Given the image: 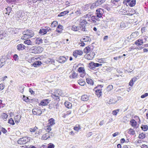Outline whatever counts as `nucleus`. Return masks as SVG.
Wrapping results in <instances>:
<instances>
[{
    "label": "nucleus",
    "mask_w": 148,
    "mask_h": 148,
    "mask_svg": "<svg viewBox=\"0 0 148 148\" xmlns=\"http://www.w3.org/2000/svg\"><path fill=\"white\" fill-rule=\"evenodd\" d=\"M62 94V90L59 89L55 90L54 92L51 94V97L55 100L59 101H60V96Z\"/></svg>",
    "instance_id": "nucleus-1"
},
{
    "label": "nucleus",
    "mask_w": 148,
    "mask_h": 148,
    "mask_svg": "<svg viewBox=\"0 0 148 148\" xmlns=\"http://www.w3.org/2000/svg\"><path fill=\"white\" fill-rule=\"evenodd\" d=\"M91 5V3H89V4H86L84 5V9L86 10H88L89 8H90V5Z\"/></svg>",
    "instance_id": "nucleus-43"
},
{
    "label": "nucleus",
    "mask_w": 148,
    "mask_h": 148,
    "mask_svg": "<svg viewBox=\"0 0 148 148\" xmlns=\"http://www.w3.org/2000/svg\"><path fill=\"white\" fill-rule=\"evenodd\" d=\"M142 130L144 131H146L148 130V126L147 125H142L141 127Z\"/></svg>",
    "instance_id": "nucleus-34"
},
{
    "label": "nucleus",
    "mask_w": 148,
    "mask_h": 148,
    "mask_svg": "<svg viewBox=\"0 0 148 148\" xmlns=\"http://www.w3.org/2000/svg\"><path fill=\"white\" fill-rule=\"evenodd\" d=\"M86 82L88 84L91 85H92L93 84V81L91 79L87 78L86 79Z\"/></svg>",
    "instance_id": "nucleus-33"
},
{
    "label": "nucleus",
    "mask_w": 148,
    "mask_h": 148,
    "mask_svg": "<svg viewBox=\"0 0 148 148\" xmlns=\"http://www.w3.org/2000/svg\"><path fill=\"white\" fill-rule=\"evenodd\" d=\"M71 72L72 73V74L69 77L70 78L72 79H75L77 78L78 75L73 70L71 71Z\"/></svg>",
    "instance_id": "nucleus-13"
},
{
    "label": "nucleus",
    "mask_w": 148,
    "mask_h": 148,
    "mask_svg": "<svg viewBox=\"0 0 148 148\" xmlns=\"http://www.w3.org/2000/svg\"><path fill=\"white\" fill-rule=\"evenodd\" d=\"M77 71L79 73H85L84 68L82 67H79Z\"/></svg>",
    "instance_id": "nucleus-35"
},
{
    "label": "nucleus",
    "mask_w": 148,
    "mask_h": 148,
    "mask_svg": "<svg viewBox=\"0 0 148 148\" xmlns=\"http://www.w3.org/2000/svg\"><path fill=\"white\" fill-rule=\"evenodd\" d=\"M89 98V96L87 95H84L82 96L81 100L83 101H88Z\"/></svg>",
    "instance_id": "nucleus-15"
},
{
    "label": "nucleus",
    "mask_w": 148,
    "mask_h": 148,
    "mask_svg": "<svg viewBox=\"0 0 148 148\" xmlns=\"http://www.w3.org/2000/svg\"><path fill=\"white\" fill-rule=\"evenodd\" d=\"M68 57L66 56V57L64 56H61L56 58V61L60 63H64L65 62L68 60Z\"/></svg>",
    "instance_id": "nucleus-4"
},
{
    "label": "nucleus",
    "mask_w": 148,
    "mask_h": 148,
    "mask_svg": "<svg viewBox=\"0 0 148 148\" xmlns=\"http://www.w3.org/2000/svg\"><path fill=\"white\" fill-rule=\"evenodd\" d=\"M129 134H130L134 135L135 134V131L132 128H130L129 129Z\"/></svg>",
    "instance_id": "nucleus-45"
},
{
    "label": "nucleus",
    "mask_w": 148,
    "mask_h": 148,
    "mask_svg": "<svg viewBox=\"0 0 148 148\" xmlns=\"http://www.w3.org/2000/svg\"><path fill=\"white\" fill-rule=\"evenodd\" d=\"M58 24V22L56 21H53L51 25V27H54L57 26Z\"/></svg>",
    "instance_id": "nucleus-51"
},
{
    "label": "nucleus",
    "mask_w": 148,
    "mask_h": 148,
    "mask_svg": "<svg viewBox=\"0 0 148 148\" xmlns=\"http://www.w3.org/2000/svg\"><path fill=\"white\" fill-rule=\"evenodd\" d=\"M131 125L133 127H135L137 125V122L134 119H132L130 121Z\"/></svg>",
    "instance_id": "nucleus-23"
},
{
    "label": "nucleus",
    "mask_w": 148,
    "mask_h": 148,
    "mask_svg": "<svg viewBox=\"0 0 148 148\" xmlns=\"http://www.w3.org/2000/svg\"><path fill=\"white\" fill-rule=\"evenodd\" d=\"M98 62L100 63H104L105 62V60L103 58L99 59Z\"/></svg>",
    "instance_id": "nucleus-52"
},
{
    "label": "nucleus",
    "mask_w": 148,
    "mask_h": 148,
    "mask_svg": "<svg viewBox=\"0 0 148 148\" xmlns=\"http://www.w3.org/2000/svg\"><path fill=\"white\" fill-rule=\"evenodd\" d=\"M146 133L143 132L139 134L138 138L140 139H143L146 137Z\"/></svg>",
    "instance_id": "nucleus-28"
},
{
    "label": "nucleus",
    "mask_w": 148,
    "mask_h": 148,
    "mask_svg": "<svg viewBox=\"0 0 148 148\" xmlns=\"http://www.w3.org/2000/svg\"><path fill=\"white\" fill-rule=\"evenodd\" d=\"M13 58L14 60L15 61L18 60V56L16 54H15L13 56Z\"/></svg>",
    "instance_id": "nucleus-54"
},
{
    "label": "nucleus",
    "mask_w": 148,
    "mask_h": 148,
    "mask_svg": "<svg viewBox=\"0 0 148 148\" xmlns=\"http://www.w3.org/2000/svg\"><path fill=\"white\" fill-rule=\"evenodd\" d=\"M80 129V126L79 125H76L74 127V130L77 131H78Z\"/></svg>",
    "instance_id": "nucleus-44"
},
{
    "label": "nucleus",
    "mask_w": 148,
    "mask_h": 148,
    "mask_svg": "<svg viewBox=\"0 0 148 148\" xmlns=\"http://www.w3.org/2000/svg\"><path fill=\"white\" fill-rule=\"evenodd\" d=\"M63 26L61 25H59L57 27L56 31L58 33H61L62 32V31L63 29Z\"/></svg>",
    "instance_id": "nucleus-21"
},
{
    "label": "nucleus",
    "mask_w": 148,
    "mask_h": 148,
    "mask_svg": "<svg viewBox=\"0 0 148 148\" xmlns=\"http://www.w3.org/2000/svg\"><path fill=\"white\" fill-rule=\"evenodd\" d=\"M69 11L68 10H66L60 13L58 15V17H61L65 16L66 14L69 13Z\"/></svg>",
    "instance_id": "nucleus-24"
},
{
    "label": "nucleus",
    "mask_w": 148,
    "mask_h": 148,
    "mask_svg": "<svg viewBox=\"0 0 148 148\" xmlns=\"http://www.w3.org/2000/svg\"><path fill=\"white\" fill-rule=\"evenodd\" d=\"M7 36V34L5 32H3L2 33L0 34V39H2L4 38Z\"/></svg>",
    "instance_id": "nucleus-29"
},
{
    "label": "nucleus",
    "mask_w": 148,
    "mask_h": 148,
    "mask_svg": "<svg viewBox=\"0 0 148 148\" xmlns=\"http://www.w3.org/2000/svg\"><path fill=\"white\" fill-rule=\"evenodd\" d=\"M24 43L27 44L28 45H32V42L30 40H25L24 42Z\"/></svg>",
    "instance_id": "nucleus-39"
},
{
    "label": "nucleus",
    "mask_w": 148,
    "mask_h": 148,
    "mask_svg": "<svg viewBox=\"0 0 148 148\" xmlns=\"http://www.w3.org/2000/svg\"><path fill=\"white\" fill-rule=\"evenodd\" d=\"M104 12V11L103 9L99 8L96 10L95 14L97 15V16L98 18H101L102 17Z\"/></svg>",
    "instance_id": "nucleus-3"
},
{
    "label": "nucleus",
    "mask_w": 148,
    "mask_h": 148,
    "mask_svg": "<svg viewBox=\"0 0 148 148\" xmlns=\"http://www.w3.org/2000/svg\"><path fill=\"white\" fill-rule=\"evenodd\" d=\"M76 52V53L78 55H82L83 54V51L81 50H76L75 51Z\"/></svg>",
    "instance_id": "nucleus-56"
},
{
    "label": "nucleus",
    "mask_w": 148,
    "mask_h": 148,
    "mask_svg": "<svg viewBox=\"0 0 148 148\" xmlns=\"http://www.w3.org/2000/svg\"><path fill=\"white\" fill-rule=\"evenodd\" d=\"M29 91L32 95H34L35 94L34 92L31 88H29Z\"/></svg>",
    "instance_id": "nucleus-64"
},
{
    "label": "nucleus",
    "mask_w": 148,
    "mask_h": 148,
    "mask_svg": "<svg viewBox=\"0 0 148 148\" xmlns=\"http://www.w3.org/2000/svg\"><path fill=\"white\" fill-rule=\"evenodd\" d=\"M90 3L91 5L90 7V9H93L94 8H96L97 7L95 2L92 3Z\"/></svg>",
    "instance_id": "nucleus-37"
},
{
    "label": "nucleus",
    "mask_w": 148,
    "mask_h": 148,
    "mask_svg": "<svg viewBox=\"0 0 148 148\" xmlns=\"http://www.w3.org/2000/svg\"><path fill=\"white\" fill-rule=\"evenodd\" d=\"M91 51V49L90 47V46H88L86 47L84 49V52L87 54L88 53Z\"/></svg>",
    "instance_id": "nucleus-25"
},
{
    "label": "nucleus",
    "mask_w": 148,
    "mask_h": 148,
    "mask_svg": "<svg viewBox=\"0 0 148 148\" xmlns=\"http://www.w3.org/2000/svg\"><path fill=\"white\" fill-rule=\"evenodd\" d=\"M8 123L12 125H14L15 124L14 121L12 118H10L9 119Z\"/></svg>",
    "instance_id": "nucleus-40"
},
{
    "label": "nucleus",
    "mask_w": 148,
    "mask_h": 148,
    "mask_svg": "<svg viewBox=\"0 0 148 148\" xmlns=\"http://www.w3.org/2000/svg\"><path fill=\"white\" fill-rule=\"evenodd\" d=\"M38 34L39 35H44L47 34V32L45 29L42 28L40 29Z\"/></svg>",
    "instance_id": "nucleus-19"
},
{
    "label": "nucleus",
    "mask_w": 148,
    "mask_h": 148,
    "mask_svg": "<svg viewBox=\"0 0 148 148\" xmlns=\"http://www.w3.org/2000/svg\"><path fill=\"white\" fill-rule=\"evenodd\" d=\"M4 87V85L2 84H0V91L3 89Z\"/></svg>",
    "instance_id": "nucleus-63"
},
{
    "label": "nucleus",
    "mask_w": 148,
    "mask_h": 148,
    "mask_svg": "<svg viewBox=\"0 0 148 148\" xmlns=\"http://www.w3.org/2000/svg\"><path fill=\"white\" fill-rule=\"evenodd\" d=\"M42 42V40L40 38H37L36 40V44H39Z\"/></svg>",
    "instance_id": "nucleus-41"
},
{
    "label": "nucleus",
    "mask_w": 148,
    "mask_h": 148,
    "mask_svg": "<svg viewBox=\"0 0 148 148\" xmlns=\"http://www.w3.org/2000/svg\"><path fill=\"white\" fill-rule=\"evenodd\" d=\"M92 15V14L91 12H89L88 14H86L85 15H84V17L85 18H89L91 17Z\"/></svg>",
    "instance_id": "nucleus-50"
},
{
    "label": "nucleus",
    "mask_w": 148,
    "mask_h": 148,
    "mask_svg": "<svg viewBox=\"0 0 148 148\" xmlns=\"http://www.w3.org/2000/svg\"><path fill=\"white\" fill-rule=\"evenodd\" d=\"M87 24V22L86 20H83L79 23V25L82 27V30L83 31H87L86 30L85 25Z\"/></svg>",
    "instance_id": "nucleus-7"
},
{
    "label": "nucleus",
    "mask_w": 148,
    "mask_h": 148,
    "mask_svg": "<svg viewBox=\"0 0 148 148\" xmlns=\"http://www.w3.org/2000/svg\"><path fill=\"white\" fill-rule=\"evenodd\" d=\"M136 4V0H132L129 3V5L131 7L134 6Z\"/></svg>",
    "instance_id": "nucleus-31"
},
{
    "label": "nucleus",
    "mask_w": 148,
    "mask_h": 148,
    "mask_svg": "<svg viewBox=\"0 0 148 148\" xmlns=\"http://www.w3.org/2000/svg\"><path fill=\"white\" fill-rule=\"evenodd\" d=\"M38 129V128L35 126L34 128H30V131L31 132H34Z\"/></svg>",
    "instance_id": "nucleus-58"
},
{
    "label": "nucleus",
    "mask_w": 148,
    "mask_h": 148,
    "mask_svg": "<svg viewBox=\"0 0 148 148\" xmlns=\"http://www.w3.org/2000/svg\"><path fill=\"white\" fill-rule=\"evenodd\" d=\"M50 37H47L44 39V41L45 43H47L50 42L49 38Z\"/></svg>",
    "instance_id": "nucleus-47"
},
{
    "label": "nucleus",
    "mask_w": 148,
    "mask_h": 148,
    "mask_svg": "<svg viewBox=\"0 0 148 148\" xmlns=\"http://www.w3.org/2000/svg\"><path fill=\"white\" fill-rule=\"evenodd\" d=\"M75 13L77 16H79V15L81 14L79 9H78V10L75 12Z\"/></svg>",
    "instance_id": "nucleus-57"
},
{
    "label": "nucleus",
    "mask_w": 148,
    "mask_h": 148,
    "mask_svg": "<svg viewBox=\"0 0 148 148\" xmlns=\"http://www.w3.org/2000/svg\"><path fill=\"white\" fill-rule=\"evenodd\" d=\"M48 121V123H47V125L51 126H52L55 124V120L53 118H51L49 119Z\"/></svg>",
    "instance_id": "nucleus-18"
},
{
    "label": "nucleus",
    "mask_w": 148,
    "mask_h": 148,
    "mask_svg": "<svg viewBox=\"0 0 148 148\" xmlns=\"http://www.w3.org/2000/svg\"><path fill=\"white\" fill-rule=\"evenodd\" d=\"M50 101V100L49 99H45L41 100L39 105V106H45L48 105Z\"/></svg>",
    "instance_id": "nucleus-9"
},
{
    "label": "nucleus",
    "mask_w": 148,
    "mask_h": 148,
    "mask_svg": "<svg viewBox=\"0 0 148 148\" xmlns=\"http://www.w3.org/2000/svg\"><path fill=\"white\" fill-rule=\"evenodd\" d=\"M21 116L17 115L14 118L15 122L16 123H18L20 120Z\"/></svg>",
    "instance_id": "nucleus-26"
},
{
    "label": "nucleus",
    "mask_w": 148,
    "mask_h": 148,
    "mask_svg": "<svg viewBox=\"0 0 148 148\" xmlns=\"http://www.w3.org/2000/svg\"><path fill=\"white\" fill-rule=\"evenodd\" d=\"M28 138L27 137H24L18 140L17 143L20 145L25 144L28 142Z\"/></svg>",
    "instance_id": "nucleus-6"
},
{
    "label": "nucleus",
    "mask_w": 148,
    "mask_h": 148,
    "mask_svg": "<svg viewBox=\"0 0 148 148\" xmlns=\"http://www.w3.org/2000/svg\"><path fill=\"white\" fill-rule=\"evenodd\" d=\"M119 109H117L112 111V114L114 115H116L118 112H119Z\"/></svg>",
    "instance_id": "nucleus-49"
},
{
    "label": "nucleus",
    "mask_w": 148,
    "mask_h": 148,
    "mask_svg": "<svg viewBox=\"0 0 148 148\" xmlns=\"http://www.w3.org/2000/svg\"><path fill=\"white\" fill-rule=\"evenodd\" d=\"M51 126L49 125H47V128L45 130H46V132H49V133L47 134H46V136H47V134L49 135H50V134H52V133L51 132H51H49V131H51Z\"/></svg>",
    "instance_id": "nucleus-27"
},
{
    "label": "nucleus",
    "mask_w": 148,
    "mask_h": 148,
    "mask_svg": "<svg viewBox=\"0 0 148 148\" xmlns=\"http://www.w3.org/2000/svg\"><path fill=\"white\" fill-rule=\"evenodd\" d=\"M126 27V25L123 22H122L121 23L120 27H119V29H123L124 28Z\"/></svg>",
    "instance_id": "nucleus-36"
},
{
    "label": "nucleus",
    "mask_w": 148,
    "mask_h": 148,
    "mask_svg": "<svg viewBox=\"0 0 148 148\" xmlns=\"http://www.w3.org/2000/svg\"><path fill=\"white\" fill-rule=\"evenodd\" d=\"M94 62H91L90 63L88 64V67L90 68L92 70H94Z\"/></svg>",
    "instance_id": "nucleus-38"
},
{
    "label": "nucleus",
    "mask_w": 148,
    "mask_h": 148,
    "mask_svg": "<svg viewBox=\"0 0 148 148\" xmlns=\"http://www.w3.org/2000/svg\"><path fill=\"white\" fill-rule=\"evenodd\" d=\"M42 64L41 61H38L34 62L32 64V65L34 67H37L40 66Z\"/></svg>",
    "instance_id": "nucleus-16"
},
{
    "label": "nucleus",
    "mask_w": 148,
    "mask_h": 148,
    "mask_svg": "<svg viewBox=\"0 0 148 148\" xmlns=\"http://www.w3.org/2000/svg\"><path fill=\"white\" fill-rule=\"evenodd\" d=\"M65 107L69 108H71L72 107V104L71 103L68 101H66L64 103Z\"/></svg>",
    "instance_id": "nucleus-22"
},
{
    "label": "nucleus",
    "mask_w": 148,
    "mask_h": 148,
    "mask_svg": "<svg viewBox=\"0 0 148 148\" xmlns=\"http://www.w3.org/2000/svg\"><path fill=\"white\" fill-rule=\"evenodd\" d=\"M1 132L4 134H6L7 132V130H6V129L3 127H2L1 128Z\"/></svg>",
    "instance_id": "nucleus-59"
},
{
    "label": "nucleus",
    "mask_w": 148,
    "mask_h": 148,
    "mask_svg": "<svg viewBox=\"0 0 148 148\" xmlns=\"http://www.w3.org/2000/svg\"><path fill=\"white\" fill-rule=\"evenodd\" d=\"M16 48L18 51H22L25 49L26 47L23 44H21L18 45Z\"/></svg>",
    "instance_id": "nucleus-12"
},
{
    "label": "nucleus",
    "mask_w": 148,
    "mask_h": 148,
    "mask_svg": "<svg viewBox=\"0 0 148 148\" xmlns=\"http://www.w3.org/2000/svg\"><path fill=\"white\" fill-rule=\"evenodd\" d=\"M23 99L24 101H25L27 103H28L29 99V97H26L25 95H23Z\"/></svg>",
    "instance_id": "nucleus-48"
},
{
    "label": "nucleus",
    "mask_w": 148,
    "mask_h": 148,
    "mask_svg": "<svg viewBox=\"0 0 148 148\" xmlns=\"http://www.w3.org/2000/svg\"><path fill=\"white\" fill-rule=\"evenodd\" d=\"M99 18H98L97 16V15L96 16H93L91 17V19L88 20V21H92L93 23H97L96 21H99Z\"/></svg>",
    "instance_id": "nucleus-10"
},
{
    "label": "nucleus",
    "mask_w": 148,
    "mask_h": 148,
    "mask_svg": "<svg viewBox=\"0 0 148 148\" xmlns=\"http://www.w3.org/2000/svg\"><path fill=\"white\" fill-rule=\"evenodd\" d=\"M25 13L22 10L17 11L16 14V15L18 18H22L24 16Z\"/></svg>",
    "instance_id": "nucleus-11"
},
{
    "label": "nucleus",
    "mask_w": 148,
    "mask_h": 148,
    "mask_svg": "<svg viewBox=\"0 0 148 148\" xmlns=\"http://www.w3.org/2000/svg\"><path fill=\"white\" fill-rule=\"evenodd\" d=\"M35 110H36L37 115H40L42 114V112L41 110L37 108L35 109Z\"/></svg>",
    "instance_id": "nucleus-42"
},
{
    "label": "nucleus",
    "mask_w": 148,
    "mask_h": 148,
    "mask_svg": "<svg viewBox=\"0 0 148 148\" xmlns=\"http://www.w3.org/2000/svg\"><path fill=\"white\" fill-rule=\"evenodd\" d=\"M22 33L23 35L26 36V38H29L32 37L34 35L33 31L31 29L25 30Z\"/></svg>",
    "instance_id": "nucleus-2"
},
{
    "label": "nucleus",
    "mask_w": 148,
    "mask_h": 148,
    "mask_svg": "<svg viewBox=\"0 0 148 148\" xmlns=\"http://www.w3.org/2000/svg\"><path fill=\"white\" fill-rule=\"evenodd\" d=\"M113 89V86L112 85H109L107 87V90L108 91H111Z\"/></svg>",
    "instance_id": "nucleus-46"
},
{
    "label": "nucleus",
    "mask_w": 148,
    "mask_h": 148,
    "mask_svg": "<svg viewBox=\"0 0 148 148\" xmlns=\"http://www.w3.org/2000/svg\"><path fill=\"white\" fill-rule=\"evenodd\" d=\"M102 89L99 88L95 90V94L98 97H100L101 95L102 94Z\"/></svg>",
    "instance_id": "nucleus-14"
},
{
    "label": "nucleus",
    "mask_w": 148,
    "mask_h": 148,
    "mask_svg": "<svg viewBox=\"0 0 148 148\" xmlns=\"http://www.w3.org/2000/svg\"><path fill=\"white\" fill-rule=\"evenodd\" d=\"M103 86L102 85H98L97 86L95 87L94 89L93 90H94L96 88H98V89H99L103 87Z\"/></svg>",
    "instance_id": "nucleus-60"
},
{
    "label": "nucleus",
    "mask_w": 148,
    "mask_h": 148,
    "mask_svg": "<svg viewBox=\"0 0 148 148\" xmlns=\"http://www.w3.org/2000/svg\"><path fill=\"white\" fill-rule=\"evenodd\" d=\"M71 29L72 30L75 32L78 31L79 30L83 31L82 30V27L80 26V25H79V24L77 26H76L75 25H73L72 26Z\"/></svg>",
    "instance_id": "nucleus-8"
},
{
    "label": "nucleus",
    "mask_w": 148,
    "mask_h": 148,
    "mask_svg": "<svg viewBox=\"0 0 148 148\" xmlns=\"http://www.w3.org/2000/svg\"><path fill=\"white\" fill-rule=\"evenodd\" d=\"M148 96V93H145L141 96V98H144Z\"/></svg>",
    "instance_id": "nucleus-61"
},
{
    "label": "nucleus",
    "mask_w": 148,
    "mask_h": 148,
    "mask_svg": "<svg viewBox=\"0 0 148 148\" xmlns=\"http://www.w3.org/2000/svg\"><path fill=\"white\" fill-rule=\"evenodd\" d=\"M78 84L81 86H84L86 82L82 79H80L78 80Z\"/></svg>",
    "instance_id": "nucleus-30"
},
{
    "label": "nucleus",
    "mask_w": 148,
    "mask_h": 148,
    "mask_svg": "<svg viewBox=\"0 0 148 148\" xmlns=\"http://www.w3.org/2000/svg\"><path fill=\"white\" fill-rule=\"evenodd\" d=\"M89 37L86 36V37L83 38V40H84L85 42L88 41H89Z\"/></svg>",
    "instance_id": "nucleus-62"
},
{
    "label": "nucleus",
    "mask_w": 148,
    "mask_h": 148,
    "mask_svg": "<svg viewBox=\"0 0 148 148\" xmlns=\"http://www.w3.org/2000/svg\"><path fill=\"white\" fill-rule=\"evenodd\" d=\"M54 147L55 146L53 144L50 143L48 145V146H47V148H54Z\"/></svg>",
    "instance_id": "nucleus-53"
},
{
    "label": "nucleus",
    "mask_w": 148,
    "mask_h": 148,
    "mask_svg": "<svg viewBox=\"0 0 148 148\" xmlns=\"http://www.w3.org/2000/svg\"><path fill=\"white\" fill-rule=\"evenodd\" d=\"M144 42L142 39H138L136 40L135 42V44L139 46L143 45Z\"/></svg>",
    "instance_id": "nucleus-17"
},
{
    "label": "nucleus",
    "mask_w": 148,
    "mask_h": 148,
    "mask_svg": "<svg viewBox=\"0 0 148 148\" xmlns=\"http://www.w3.org/2000/svg\"><path fill=\"white\" fill-rule=\"evenodd\" d=\"M120 0H112L111 1V3L113 4V5H115L116 3L119 2Z\"/></svg>",
    "instance_id": "nucleus-55"
},
{
    "label": "nucleus",
    "mask_w": 148,
    "mask_h": 148,
    "mask_svg": "<svg viewBox=\"0 0 148 148\" xmlns=\"http://www.w3.org/2000/svg\"><path fill=\"white\" fill-rule=\"evenodd\" d=\"M7 3L11 5H15L17 1H19V0H6Z\"/></svg>",
    "instance_id": "nucleus-20"
},
{
    "label": "nucleus",
    "mask_w": 148,
    "mask_h": 148,
    "mask_svg": "<svg viewBox=\"0 0 148 148\" xmlns=\"http://www.w3.org/2000/svg\"><path fill=\"white\" fill-rule=\"evenodd\" d=\"M32 53L35 54L39 53L43 51V48L40 47H35L31 49Z\"/></svg>",
    "instance_id": "nucleus-5"
},
{
    "label": "nucleus",
    "mask_w": 148,
    "mask_h": 148,
    "mask_svg": "<svg viewBox=\"0 0 148 148\" xmlns=\"http://www.w3.org/2000/svg\"><path fill=\"white\" fill-rule=\"evenodd\" d=\"M6 12L5 13L6 14H8L9 15L11 12L12 10V8L10 7H8L5 8Z\"/></svg>",
    "instance_id": "nucleus-32"
}]
</instances>
